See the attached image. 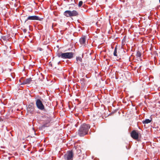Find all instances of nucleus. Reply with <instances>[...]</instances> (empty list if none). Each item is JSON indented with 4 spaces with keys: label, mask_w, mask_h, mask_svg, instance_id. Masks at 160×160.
Segmentation results:
<instances>
[{
    "label": "nucleus",
    "mask_w": 160,
    "mask_h": 160,
    "mask_svg": "<svg viewBox=\"0 0 160 160\" xmlns=\"http://www.w3.org/2000/svg\"><path fill=\"white\" fill-rule=\"evenodd\" d=\"M90 126L89 124H83L82 125L78 131V134L80 137H83L88 133Z\"/></svg>",
    "instance_id": "f257e3e1"
},
{
    "label": "nucleus",
    "mask_w": 160,
    "mask_h": 160,
    "mask_svg": "<svg viewBox=\"0 0 160 160\" xmlns=\"http://www.w3.org/2000/svg\"><path fill=\"white\" fill-rule=\"evenodd\" d=\"M59 58H61L63 59H71L73 57V53L72 52H67L63 53L62 52H58L57 54Z\"/></svg>",
    "instance_id": "f03ea898"
},
{
    "label": "nucleus",
    "mask_w": 160,
    "mask_h": 160,
    "mask_svg": "<svg viewBox=\"0 0 160 160\" xmlns=\"http://www.w3.org/2000/svg\"><path fill=\"white\" fill-rule=\"evenodd\" d=\"M64 160H73V154L72 150L68 151L63 156Z\"/></svg>",
    "instance_id": "7ed1b4c3"
},
{
    "label": "nucleus",
    "mask_w": 160,
    "mask_h": 160,
    "mask_svg": "<svg viewBox=\"0 0 160 160\" xmlns=\"http://www.w3.org/2000/svg\"><path fill=\"white\" fill-rule=\"evenodd\" d=\"M19 82L21 83V85L28 84L30 83L32 80L31 78H28L26 79H23V78H21L19 80Z\"/></svg>",
    "instance_id": "20e7f679"
},
{
    "label": "nucleus",
    "mask_w": 160,
    "mask_h": 160,
    "mask_svg": "<svg viewBox=\"0 0 160 160\" xmlns=\"http://www.w3.org/2000/svg\"><path fill=\"white\" fill-rule=\"evenodd\" d=\"M1 40H3L5 43H7L9 45L10 42V36L9 34L5 36H2L1 37Z\"/></svg>",
    "instance_id": "39448f33"
},
{
    "label": "nucleus",
    "mask_w": 160,
    "mask_h": 160,
    "mask_svg": "<svg viewBox=\"0 0 160 160\" xmlns=\"http://www.w3.org/2000/svg\"><path fill=\"white\" fill-rule=\"evenodd\" d=\"M41 19L38 16H30L28 17L27 19L26 20L25 22L28 20H37L39 21H41Z\"/></svg>",
    "instance_id": "423d86ee"
},
{
    "label": "nucleus",
    "mask_w": 160,
    "mask_h": 160,
    "mask_svg": "<svg viewBox=\"0 0 160 160\" xmlns=\"http://www.w3.org/2000/svg\"><path fill=\"white\" fill-rule=\"evenodd\" d=\"M36 104L37 108L40 110H43L44 109V106L41 101H36Z\"/></svg>",
    "instance_id": "0eeeda50"
},
{
    "label": "nucleus",
    "mask_w": 160,
    "mask_h": 160,
    "mask_svg": "<svg viewBox=\"0 0 160 160\" xmlns=\"http://www.w3.org/2000/svg\"><path fill=\"white\" fill-rule=\"evenodd\" d=\"M131 136L134 139H137L138 138V133L135 130L132 131L131 133Z\"/></svg>",
    "instance_id": "6e6552de"
},
{
    "label": "nucleus",
    "mask_w": 160,
    "mask_h": 160,
    "mask_svg": "<svg viewBox=\"0 0 160 160\" xmlns=\"http://www.w3.org/2000/svg\"><path fill=\"white\" fill-rule=\"evenodd\" d=\"M79 42L82 45L85 46L86 45V39L85 36H83L80 39Z\"/></svg>",
    "instance_id": "1a4fd4ad"
},
{
    "label": "nucleus",
    "mask_w": 160,
    "mask_h": 160,
    "mask_svg": "<svg viewBox=\"0 0 160 160\" xmlns=\"http://www.w3.org/2000/svg\"><path fill=\"white\" fill-rule=\"evenodd\" d=\"M78 15V12L76 10L71 11V17H75L77 16Z\"/></svg>",
    "instance_id": "9d476101"
},
{
    "label": "nucleus",
    "mask_w": 160,
    "mask_h": 160,
    "mask_svg": "<svg viewBox=\"0 0 160 160\" xmlns=\"http://www.w3.org/2000/svg\"><path fill=\"white\" fill-rule=\"evenodd\" d=\"M64 16H66L67 17H71V11L70 10H67L66 11L63 13Z\"/></svg>",
    "instance_id": "9b49d317"
},
{
    "label": "nucleus",
    "mask_w": 160,
    "mask_h": 160,
    "mask_svg": "<svg viewBox=\"0 0 160 160\" xmlns=\"http://www.w3.org/2000/svg\"><path fill=\"white\" fill-rule=\"evenodd\" d=\"M150 118H151V119H145V120L143 121H142V123L143 124H148V123H150L151 122V121L152 120V118L151 117H150Z\"/></svg>",
    "instance_id": "f8f14e48"
},
{
    "label": "nucleus",
    "mask_w": 160,
    "mask_h": 160,
    "mask_svg": "<svg viewBox=\"0 0 160 160\" xmlns=\"http://www.w3.org/2000/svg\"><path fill=\"white\" fill-rule=\"evenodd\" d=\"M136 56L137 58H140L141 57V53L139 51H137L136 54Z\"/></svg>",
    "instance_id": "ddd939ff"
},
{
    "label": "nucleus",
    "mask_w": 160,
    "mask_h": 160,
    "mask_svg": "<svg viewBox=\"0 0 160 160\" xmlns=\"http://www.w3.org/2000/svg\"><path fill=\"white\" fill-rule=\"evenodd\" d=\"M117 47H116L114 49V52H113V55L115 56H117L118 55L117 54Z\"/></svg>",
    "instance_id": "4468645a"
},
{
    "label": "nucleus",
    "mask_w": 160,
    "mask_h": 160,
    "mask_svg": "<svg viewBox=\"0 0 160 160\" xmlns=\"http://www.w3.org/2000/svg\"><path fill=\"white\" fill-rule=\"evenodd\" d=\"M76 60L77 61H79L81 62H82V59L80 57H77Z\"/></svg>",
    "instance_id": "2eb2a0df"
},
{
    "label": "nucleus",
    "mask_w": 160,
    "mask_h": 160,
    "mask_svg": "<svg viewBox=\"0 0 160 160\" xmlns=\"http://www.w3.org/2000/svg\"><path fill=\"white\" fill-rule=\"evenodd\" d=\"M83 3V2L82 1H79V3H78V6L79 7H80L82 6Z\"/></svg>",
    "instance_id": "dca6fc26"
},
{
    "label": "nucleus",
    "mask_w": 160,
    "mask_h": 160,
    "mask_svg": "<svg viewBox=\"0 0 160 160\" xmlns=\"http://www.w3.org/2000/svg\"><path fill=\"white\" fill-rule=\"evenodd\" d=\"M11 76L13 78H14L15 76L13 75V73H12L11 74Z\"/></svg>",
    "instance_id": "f3484780"
},
{
    "label": "nucleus",
    "mask_w": 160,
    "mask_h": 160,
    "mask_svg": "<svg viewBox=\"0 0 160 160\" xmlns=\"http://www.w3.org/2000/svg\"><path fill=\"white\" fill-rule=\"evenodd\" d=\"M36 100H40V98L39 97L37 98H36Z\"/></svg>",
    "instance_id": "a211bd4d"
},
{
    "label": "nucleus",
    "mask_w": 160,
    "mask_h": 160,
    "mask_svg": "<svg viewBox=\"0 0 160 160\" xmlns=\"http://www.w3.org/2000/svg\"><path fill=\"white\" fill-rule=\"evenodd\" d=\"M9 7V5L8 4H7L6 5V7L7 8H8V7Z\"/></svg>",
    "instance_id": "6ab92c4d"
},
{
    "label": "nucleus",
    "mask_w": 160,
    "mask_h": 160,
    "mask_svg": "<svg viewBox=\"0 0 160 160\" xmlns=\"http://www.w3.org/2000/svg\"><path fill=\"white\" fill-rule=\"evenodd\" d=\"M11 64L12 66H13L14 65V62H12L11 63Z\"/></svg>",
    "instance_id": "aec40b11"
},
{
    "label": "nucleus",
    "mask_w": 160,
    "mask_h": 160,
    "mask_svg": "<svg viewBox=\"0 0 160 160\" xmlns=\"http://www.w3.org/2000/svg\"><path fill=\"white\" fill-rule=\"evenodd\" d=\"M23 31L24 32H27V30L26 29H24L23 30Z\"/></svg>",
    "instance_id": "412c9836"
},
{
    "label": "nucleus",
    "mask_w": 160,
    "mask_h": 160,
    "mask_svg": "<svg viewBox=\"0 0 160 160\" xmlns=\"http://www.w3.org/2000/svg\"><path fill=\"white\" fill-rule=\"evenodd\" d=\"M3 121V120L1 118V117H0V121Z\"/></svg>",
    "instance_id": "4be33fe9"
},
{
    "label": "nucleus",
    "mask_w": 160,
    "mask_h": 160,
    "mask_svg": "<svg viewBox=\"0 0 160 160\" xmlns=\"http://www.w3.org/2000/svg\"><path fill=\"white\" fill-rule=\"evenodd\" d=\"M122 101V102L124 103H126V101H124V100H123Z\"/></svg>",
    "instance_id": "5701e85b"
},
{
    "label": "nucleus",
    "mask_w": 160,
    "mask_h": 160,
    "mask_svg": "<svg viewBox=\"0 0 160 160\" xmlns=\"http://www.w3.org/2000/svg\"><path fill=\"white\" fill-rule=\"evenodd\" d=\"M10 52H11V53L12 52V53L13 54H14V52L13 51L12 52L11 51Z\"/></svg>",
    "instance_id": "b1692460"
},
{
    "label": "nucleus",
    "mask_w": 160,
    "mask_h": 160,
    "mask_svg": "<svg viewBox=\"0 0 160 160\" xmlns=\"http://www.w3.org/2000/svg\"><path fill=\"white\" fill-rule=\"evenodd\" d=\"M1 102H2V103H3V104H6V103H4L3 102H2V101H1Z\"/></svg>",
    "instance_id": "393cba45"
},
{
    "label": "nucleus",
    "mask_w": 160,
    "mask_h": 160,
    "mask_svg": "<svg viewBox=\"0 0 160 160\" xmlns=\"http://www.w3.org/2000/svg\"><path fill=\"white\" fill-rule=\"evenodd\" d=\"M130 101V102H131L132 103V101L131 100H130V101Z\"/></svg>",
    "instance_id": "a878e982"
},
{
    "label": "nucleus",
    "mask_w": 160,
    "mask_h": 160,
    "mask_svg": "<svg viewBox=\"0 0 160 160\" xmlns=\"http://www.w3.org/2000/svg\"><path fill=\"white\" fill-rule=\"evenodd\" d=\"M158 103H160V101H159V102H158Z\"/></svg>",
    "instance_id": "bb28decb"
},
{
    "label": "nucleus",
    "mask_w": 160,
    "mask_h": 160,
    "mask_svg": "<svg viewBox=\"0 0 160 160\" xmlns=\"http://www.w3.org/2000/svg\"><path fill=\"white\" fill-rule=\"evenodd\" d=\"M41 49H42V48H40V50H41Z\"/></svg>",
    "instance_id": "cd10ccee"
},
{
    "label": "nucleus",
    "mask_w": 160,
    "mask_h": 160,
    "mask_svg": "<svg viewBox=\"0 0 160 160\" xmlns=\"http://www.w3.org/2000/svg\"><path fill=\"white\" fill-rule=\"evenodd\" d=\"M10 158V157H8V158L9 159Z\"/></svg>",
    "instance_id": "c85d7f7f"
},
{
    "label": "nucleus",
    "mask_w": 160,
    "mask_h": 160,
    "mask_svg": "<svg viewBox=\"0 0 160 160\" xmlns=\"http://www.w3.org/2000/svg\"><path fill=\"white\" fill-rule=\"evenodd\" d=\"M10 134H11V135L12 136V134H11V133H10Z\"/></svg>",
    "instance_id": "c756f323"
},
{
    "label": "nucleus",
    "mask_w": 160,
    "mask_h": 160,
    "mask_svg": "<svg viewBox=\"0 0 160 160\" xmlns=\"http://www.w3.org/2000/svg\"><path fill=\"white\" fill-rule=\"evenodd\" d=\"M4 100H7V99H5Z\"/></svg>",
    "instance_id": "7c9ffc66"
},
{
    "label": "nucleus",
    "mask_w": 160,
    "mask_h": 160,
    "mask_svg": "<svg viewBox=\"0 0 160 160\" xmlns=\"http://www.w3.org/2000/svg\"><path fill=\"white\" fill-rule=\"evenodd\" d=\"M159 2L160 3V0H159Z\"/></svg>",
    "instance_id": "2f4dec72"
}]
</instances>
